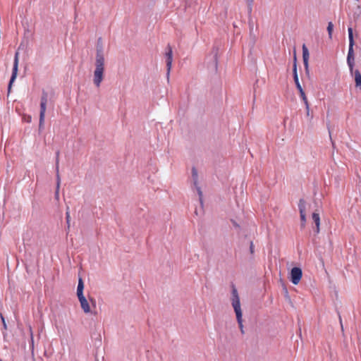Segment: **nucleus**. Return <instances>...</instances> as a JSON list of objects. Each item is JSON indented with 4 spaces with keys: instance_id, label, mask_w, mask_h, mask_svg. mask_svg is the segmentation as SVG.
I'll return each instance as SVG.
<instances>
[{
    "instance_id": "obj_13",
    "label": "nucleus",
    "mask_w": 361,
    "mask_h": 361,
    "mask_svg": "<svg viewBox=\"0 0 361 361\" xmlns=\"http://www.w3.org/2000/svg\"><path fill=\"white\" fill-rule=\"evenodd\" d=\"M295 85H296V87H297V89H298V90H299V92H300V97H301V98H302V101H303L304 102H306V99H307V97H306V95H305V92H304V90H303V89L302 88V86H301V85H300V84L299 80L295 81Z\"/></svg>"
},
{
    "instance_id": "obj_27",
    "label": "nucleus",
    "mask_w": 361,
    "mask_h": 361,
    "mask_svg": "<svg viewBox=\"0 0 361 361\" xmlns=\"http://www.w3.org/2000/svg\"><path fill=\"white\" fill-rule=\"evenodd\" d=\"M30 334H31V336H32V328L31 327H30Z\"/></svg>"
},
{
    "instance_id": "obj_15",
    "label": "nucleus",
    "mask_w": 361,
    "mask_h": 361,
    "mask_svg": "<svg viewBox=\"0 0 361 361\" xmlns=\"http://www.w3.org/2000/svg\"><path fill=\"white\" fill-rule=\"evenodd\" d=\"M236 320H237V322H238V326H239L241 334H244L245 331H244V326L243 324V316L236 317Z\"/></svg>"
},
{
    "instance_id": "obj_14",
    "label": "nucleus",
    "mask_w": 361,
    "mask_h": 361,
    "mask_svg": "<svg viewBox=\"0 0 361 361\" xmlns=\"http://www.w3.org/2000/svg\"><path fill=\"white\" fill-rule=\"evenodd\" d=\"M298 209L300 214L306 213V202L303 199H300L298 202Z\"/></svg>"
},
{
    "instance_id": "obj_23",
    "label": "nucleus",
    "mask_w": 361,
    "mask_h": 361,
    "mask_svg": "<svg viewBox=\"0 0 361 361\" xmlns=\"http://www.w3.org/2000/svg\"><path fill=\"white\" fill-rule=\"evenodd\" d=\"M293 72H297V67H296V63L295 62L293 66Z\"/></svg>"
},
{
    "instance_id": "obj_19",
    "label": "nucleus",
    "mask_w": 361,
    "mask_h": 361,
    "mask_svg": "<svg viewBox=\"0 0 361 361\" xmlns=\"http://www.w3.org/2000/svg\"><path fill=\"white\" fill-rule=\"evenodd\" d=\"M0 317H1V322H2V324H3V326H4V328L5 329H7V325H6V321H5V319L4 317V316L2 315V314H0Z\"/></svg>"
},
{
    "instance_id": "obj_11",
    "label": "nucleus",
    "mask_w": 361,
    "mask_h": 361,
    "mask_svg": "<svg viewBox=\"0 0 361 361\" xmlns=\"http://www.w3.org/2000/svg\"><path fill=\"white\" fill-rule=\"evenodd\" d=\"M56 196L58 197L59 196V188H60V182H61L60 176H59V160L58 159L56 161Z\"/></svg>"
},
{
    "instance_id": "obj_21",
    "label": "nucleus",
    "mask_w": 361,
    "mask_h": 361,
    "mask_svg": "<svg viewBox=\"0 0 361 361\" xmlns=\"http://www.w3.org/2000/svg\"><path fill=\"white\" fill-rule=\"evenodd\" d=\"M294 81L299 80L297 72H293Z\"/></svg>"
},
{
    "instance_id": "obj_26",
    "label": "nucleus",
    "mask_w": 361,
    "mask_h": 361,
    "mask_svg": "<svg viewBox=\"0 0 361 361\" xmlns=\"http://www.w3.org/2000/svg\"><path fill=\"white\" fill-rule=\"evenodd\" d=\"M250 250H251L252 252H253V244H252V243H251Z\"/></svg>"
},
{
    "instance_id": "obj_24",
    "label": "nucleus",
    "mask_w": 361,
    "mask_h": 361,
    "mask_svg": "<svg viewBox=\"0 0 361 361\" xmlns=\"http://www.w3.org/2000/svg\"><path fill=\"white\" fill-rule=\"evenodd\" d=\"M192 176H197V172H196L195 169H192Z\"/></svg>"
},
{
    "instance_id": "obj_5",
    "label": "nucleus",
    "mask_w": 361,
    "mask_h": 361,
    "mask_svg": "<svg viewBox=\"0 0 361 361\" xmlns=\"http://www.w3.org/2000/svg\"><path fill=\"white\" fill-rule=\"evenodd\" d=\"M18 62H19V52L17 51L15 54V56H14L12 75H11V78L9 85H8V91H10L13 82L15 81V80L17 78L18 71Z\"/></svg>"
},
{
    "instance_id": "obj_17",
    "label": "nucleus",
    "mask_w": 361,
    "mask_h": 361,
    "mask_svg": "<svg viewBox=\"0 0 361 361\" xmlns=\"http://www.w3.org/2000/svg\"><path fill=\"white\" fill-rule=\"evenodd\" d=\"M333 30H334V25H333V23L331 22H329L328 23V26H327V31H328V34H329V37L330 39L332 38Z\"/></svg>"
},
{
    "instance_id": "obj_2",
    "label": "nucleus",
    "mask_w": 361,
    "mask_h": 361,
    "mask_svg": "<svg viewBox=\"0 0 361 361\" xmlns=\"http://www.w3.org/2000/svg\"><path fill=\"white\" fill-rule=\"evenodd\" d=\"M348 32L349 39V48L347 56V63L351 74L354 76L356 87L361 89V73L358 70L353 71L355 63L353 46L355 44V42L353 39V28L348 27Z\"/></svg>"
},
{
    "instance_id": "obj_1",
    "label": "nucleus",
    "mask_w": 361,
    "mask_h": 361,
    "mask_svg": "<svg viewBox=\"0 0 361 361\" xmlns=\"http://www.w3.org/2000/svg\"><path fill=\"white\" fill-rule=\"evenodd\" d=\"M94 66L93 83L97 87H99L104 78L105 66L104 44L102 38H99L97 40Z\"/></svg>"
},
{
    "instance_id": "obj_3",
    "label": "nucleus",
    "mask_w": 361,
    "mask_h": 361,
    "mask_svg": "<svg viewBox=\"0 0 361 361\" xmlns=\"http://www.w3.org/2000/svg\"><path fill=\"white\" fill-rule=\"evenodd\" d=\"M231 305L234 310L235 317L243 316L240 298L237 290L235 288L232 290Z\"/></svg>"
},
{
    "instance_id": "obj_9",
    "label": "nucleus",
    "mask_w": 361,
    "mask_h": 361,
    "mask_svg": "<svg viewBox=\"0 0 361 361\" xmlns=\"http://www.w3.org/2000/svg\"><path fill=\"white\" fill-rule=\"evenodd\" d=\"M79 302L80 303L81 308L82 309L85 313H90L91 312L90 304L87 300L85 298L84 295L78 297Z\"/></svg>"
},
{
    "instance_id": "obj_6",
    "label": "nucleus",
    "mask_w": 361,
    "mask_h": 361,
    "mask_svg": "<svg viewBox=\"0 0 361 361\" xmlns=\"http://www.w3.org/2000/svg\"><path fill=\"white\" fill-rule=\"evenodd\" d=\"M302 270L300 268H298V267H294L291 269V271H290V281L291 282L295 284V285H297L301 278H302Z\"/></svg>"
},
{
    "instance_id": "obj_7",
    "label": "nucleus",
    "mask_w": 361,
    "mask_h": 361,
    "mask_svg": "<svg viewBox=\"0 0 361 361\" xmlns=\"http://www.w3.org/2000/svg\"><path fill=\"white\" fill-rule=\"evenodd\" d=\"M166 67H167V75H169L171 67H172V61H173V51L171 47L169 45L167 47V51L166 52Z\"/></svg>"
},
{
    "instance_id": "obj_4",
    "label": "nucleus",
    "mask_w": 361,
    "mask_h": 361,
    "mask_svg": "<svg viewBox=\"0 0 361 361\" xmlns=\"http://www.w3.org/2000/svg\"><path fill=\"white\" fill-rule=\"evenodd\" d=\"M47 94L44 92L42 95L41 102H40L39 123V129H42L44 127L45 112H46V109H47Z\"/></svg>"
},
{
    "instance_id": "obj_20",
    "label": "nucleus",
    "mask_w": 361,
    "mask_h": 361,
    "mask_svg": "<svg viewBox=\"0 0 361 361\" xmlns=\"http://www.w3.org/2000/svg\"><path fill=\"white\" fill-rule=\"evenodd\" d=\"M70 214L68 212H66V221H67V224H69V221H70Z\"/></svg>"
},
{
    "instance_id": "obj_10",
    "label": "nucleus",
    "mask_w": 361,
    "mask_h": 361,
    "mask_svg": "<svg viewBox=\"0 0 361 361\" xmlns=\"http://www.w3.org/2000/svg\"><path fill=\"white\" fill-rule=\"evenodd\" d=\"M312 219L315 224L314 231L316 233H319L320 231V216L319 213L314 212L312 214Z\"/></svg>"
},
{
    "instance_id": "obj_22",
    "label": "nucleus",
    "mask_w": 361,
    "mask_h": 361,
    "mask_svg": "<svg viewBox=\"0 0 361 361\" xmlns=\"http://www.w3.org/2000/svg\"><path fill=\"white\" fill-rule=\"evenodd\" d=\"M197 190L198 195H200V197L201 198V196L202 194V191H201L200 188L197 187Z\"/></svg>"
},
{
    "instance_id": "obj_8",
    "label": "nucleus",
    "mask_w": 361,
    "mask_h": 361,
    "mask_svg": "<svg viewBox=\"0 0 361 361\" xmlns=\"http://www.w3.org/2000/svg\"><path fill=\"white\" fill-rule=\"evenodd\" d=\"M309 57L310 54L305 44L302 45V59L306 73H309Z\"/></svg>"
},
{
    "instance_id": "obj_28",
    "label": "nucleus",
    "mask_w": 361,
    "mask_h": 361,
    "mask_svg": "<svg viewBox=\"0 0 361 361\" xmlns=\"http://www.w3.org/2000/svg\"><path fill=\"white\" fill-rule=\"evenodd\" d=\"M247 1L250 3V4H252L253 2V0H247Z\"/></svg>"
},
{
    "instance_id": "obj_18",
    "label": "nucleus",
    "mask_w": 361,
    "mask_h": 361,
    "mask_svg": "<svg viewBox=\"0 0 361 361\" xmlns=\"http://www.w3.org/2000/svg\"><path fill=\"white\" fill-rule=\"evenodd\" d=\"M304 104H305V108H306V114H307V116H308L310 115V106H309L307 99H306V102H304Z\"/></svg>"
},
{
    "instance_id": "obj_25",
    "label": "nucleus",
    "mask_w": 361,
    "mask_h": 361,
    "mask_svg": "<svg viewBox=\"0 0 361 361\" xmlns=\"http://www.w3.org/2000/svg\"><path fill=\"white\" fill-rule=\"evenodd\" d=\"M27 121L30 122L31 121V116H28L27 118Z\"/></svg>"
},
{
    "instance_id": "obj_12",
    "label": "nucleus",
    "mask_w": 361,
    "mask_h": 361,
    "mask_svg": "<svg viewBox=\"0 0 361 361\" xmlns=\"http://www.w3.org/2000/svg\"><path fill=\"white\" fill-rule=\"evenodd\" d=\"M83 289H84L83 281L81 278H80L78 280V288H77V296L78 297L84 295H83Z\"/></svg>"
},
{
    "instance_id": "obj_16",
    "label": "nucleus",
    "mask_w": 361,
    "mask_h": 361,
    "mask_svg": "<svg viewBox=\"0 0 361 361\" xmlns=\"http://www.w3.org/2000/svg\"><path fill=\"white\" fill-rule=\"evenodd\" d=\"M300 228L303 229L306 226L307 218L306 213L305 214H300Z\"/></svg>"
}]
</instances>
